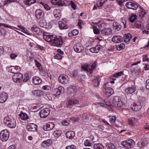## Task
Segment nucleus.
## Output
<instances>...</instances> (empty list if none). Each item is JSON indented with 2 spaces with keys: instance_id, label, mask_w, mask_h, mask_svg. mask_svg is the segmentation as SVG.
Returning a JSON list of instances; mask_svg holds the SVG:
<instances>
[{
  "instance_id": "obj_1",
  "label": "nucleus",
  "mask_w": 149,
  "mask_h": 149,
  "mask_svg": "<svg viewBox=\"0 0 149 149\" xmlns=\"http://www.w3.org/2000/svg\"><path fill=\"white\" fill-rule=\"evenodd\" d=\"M3 122L8 127L10 128H14L16 126L15 119L11 117H5L4 119Z\"/></svg>"
},
{
  "instance_id": "obj_2",
  "label": "nucleus",
  "mask_w": 149,
  "mask_h": 149,
  "mask_svg": "<svg viewBox=\"0 0 149 149\" xmlns=\"http://www.w3.org/2000/svg\"><path fill=\"white\" fill-rule=\"evenodd\" d=\"M9 135V132L8 130H3L0 133V139L3 142L6 141L8 139Z\"/></svg>"
},
{
  "instance_id": "obj_3",
  "label": "nucleus",
  "mask_w": 149,
  "mask_h": 149,
  "mask_svg": "<svg viewBox=\"0 0 149 149\" xmlns=\"http://www.w3.org/2000/svg\"><path fill=\"white\" fill-rule=\"evenodd\" d=\"M96 64L95 62L92 64L91 65H89L87 64H85L81 66V68L82 70L86 71V72H90L91 74L92 71L95 68Z\"/></svg>"
},
{
  "instance_id": "obj_4",
  "label": "nucleus",
  "mask_w": 149,
  "mask_h": 149,
  "mask_svg": "<svg viewBox=\"0 0 149 149\" xmlns=\"http://www.w3.org/2000/svg\"><path fill=\"white\" fill-rule=\"evenodd\" d=\"M134 141L132 139H129L122 142L121 144L124 147L128 149L131 148L134 144Z\"/></svg>"
},
{
  "instance_id": "obj_5",
  "label": "nucleus",
  "mask_w": 149,
  "mask_h": 149,
  "mask_svg": "<svg viewBox=\"0 0 149 149\" xmlns=\"http://www.w3.org/2000/svg\"><path fill=\"white\" fill-rule=\"evenodd\" d=\"M79 101L78 100L75 99H69L67 100L66 103V107L69 108H71L76 104L79 103Z\"/></svg>"
},
{
  "instance_id": "obj_6",
  "label": "nucleus",
  "mask_w": 149,
  "mask_h": 149,
  "mask_svg": "<svg viewBox=\"0 0 149 149\" xmlns=\"http://www.w3.org/2000/svg\"><path fill=\"white\" fill-rule=\"evenodd\" d=\"M112 33V30L109 28H104L101 31V35L103 36H110L111 35Z\"/></svg>"
},
{
  "instance_id": "obj_7",
  "label": "nucleus",
  "mask_w": 149,
  "mask_h": 149,
  "mask_svg": "<svg viewBox=\"0 0 149 149\" xmlns=\"http://www.w3.org/2000/svg\"><path fill=\"white\" fill-rule=\"evenodd\" d=\"M50 112V110L48 108L44 109L40 112V116L41 118H45L48 116Z\"/></svg>"
},
{
  "instance_id": "obj_8",
  "label": "nucleus",
  "mask_w": 149,
  "mask_h": 149,
  "mask_svg": "<svg viewBox=\"0 0 149 149\" xmlns=\"http://www.w3.org/2000/svg\"><path fill=\"white\" fill-rule=\"evenodd\" d=\"M23 74L20 73H17L14 74L12 78L13 81L16 83H19L22 80Z\"/></svg>"
},
{
  "instance_id": "obj_9",
  "label": "nucleus",
  "mask_w": 149,
  "mask_h": 149,
  "mask_svg": "<svg viewBox=\"0 0 149 149\" xmlns=\"http://www.w3.org/2000/svg\"><path fill=\"white\" fill-rule=\"evenodd\" d=\"M69 80L68 76L65 74L60 75L58 78V81L59 82L63 84H67Z\"/></svg>"
},
{
  "instance_id": "obj_10",
  "label": "nucleus",
  "mask_w": 149,
  "mask_h": 149,
  "mask_svg": "<svg viewBox=\"0 0 149 149\" xmlns=\"http://www.w3.org/2000/svg\"><path fill=\"white\" fill-rule=\"evenodd\" d=\"M64 91V89L62 86H59L57 88H54L53 93L55 96H58L61 94L63 93Z\"/></svg>"
},
{
  "instance_id": "obj_11",
  "label": "nucleus",
  "mask_w": 149,
  "mask_h": 149,
  "mask_svg": "<svg viewBox=\"0 0 149 149\" xmlns=\"http://www.w3.org/2000/svg\"><path fill=\"white\" fill-rule=\"evenodd\" d=\"M36 125L33 123L28 124L26 126V129L28 131H36L37 130Z\"/></svg>"
},
{
  "instance_id": "obj_12",
  "label": "nucleus",
  "mask_w": 149,
  "mask_h": 149,
  "mask_svg": "<svg viewBox=\"0 0 149 149\" xmlns=\"http://www.w3.org/2000/svg\"><path fill=\"white\" fill-rule=\"evenodd\" d=\"M74 49L75 52L79 53L84 50V47L81 43H77L74 45Z\"/></svg>"
},
{
  "instance_id": "obj_13",
  "label": "nucleus",
  "mask_w": 149,
  "mask_h": 149,
  "mask_svg": "<svg viewBox=\"0 0 149 149\" xmlns=\"http://www.w3.org/2000/svg\"><path fill=\"white\" fill-rule=\"evenodd\" d=\"M58 24L59 28L61 29H66L68 28V26L66 24L65 20L64 19L59 21Z\"/></svg>"
},
{
  "instance_id": "obj_14",
  "label": "nucleus",
  "mask_w": 149,
  "mask_h": 149,
  "mask_svg": "<svg viewBox=\"0 0 149 149\" xmlns=\"http://www.w3.org/2000/svg\"><path fill=\"white\" fill-rule=\"evenodd\" d=\"M125 6L129 9L136 10L138 8L137 5L135 3L132 2H128L125 4Z\"/></svg>"
},
{
  "instance_id": "obj_15",
  "label": "nucleus",
  "mask_w": 149,
  "mask_h": 149,
  "mask_svg": "<svg viewBox=\"0 0 149 149\" xmlns=\"http://www.w3.org/2000/svg\"><path fill=\"white\" fill-rule=\"evenodd\" d=\"M77 91V88L76 86H71L68 88V94L71 96H73L75 94Z\"/></svg>"
},
{
  "instance_id": "obj_16",
  "label": "nucleus",
  "mask_w": 149,
  "mask_h": 149,
  "mask_svg": "<svg viewBox=\"0 0 149 149\" xmlns=\"http://www.w3.org/2000/svg\"><path fill=\"white\" fill-rule=\"evenodd\" d=\"M105 89V95L108 97L110 96L114 93V91L110 87H104Z\"/></svg>"
},
{
  "instance_id": "obj_17",
  "label": "nucleus",
  "mask_w": 149,
  "mask_h": 149,
  "mask_svg": "<svg viewBox=\"0 0 149 149\" xmlns=\"http://www.w3.org/2000/svg\"><path fill=\"white\" fill-rule=\"evenodd\" d=\"M93 80L92 84L95 87H97L100 84V82L101 80V79L100 76H95Z\"/></svg>"
},
{
  "instance_id": "obj_18",
  "label": "nucleus",
  "mask_w": 149,
  "mask_h": 149,
  "mask_svg": "<svg viewBox=\"0 0 149 149\" xmlns=\"http://www.w3.org/2000/svg\"><path fill=\"white\" fill-rule=\"evenodd\" d=\"M51 3L53 5L62 6L65 4V2L61 0H51Z\"/></svg>"
},
{
  "instance_id": "obj_19",
  "label": "nucleus",
  "mask_w": 149,
  "mask_h": 149,
  "mask_svg": "<svg viewBox=\"0 0 149 149\" xmlns=\"http://www.w3.org/2000/svg\"><path fill=\"white\" fill-rule=\"evenodd\" d=\"M55 126L54 122L49 123L46 124L45 126L44 127V130L46 131H49L52 129Z\"/></svg>"
},
{
  "instance_id": "obj_20",
  "label": "nucleus",
  "mask_w": 149,
  "mask_h": 149,
  "mask_svg": "<svg viewBox=\"0 0 149 149\" xmlns=\"http://www.w3.org/2000/svg\"><path fill=\"white\" fill-rule=\"evenodd\" d=\"M42 82V80L39 77L34 76L32 79V82L35 85H38L40 84Z\"/></svg>"
},
{
  "instance_id": "obj_21",
  "label": "nucleus",
  "mask_w": 149,
  "mask_h": 149,
  "mask_svg": "<svg viewBox=\"0 0 149 149\" xmlns=\"http://www.w3.org/2000/svg\"><path fill=\"white\" fill-rule=\"evenodd\" d=\"M131 108L133 111H137L141 109V106L140 103H134L133 105L131 107Z\"/></svg>"
},
{
  "instance_id": "obj_22",
  "label": "nucleus",
  "mask_w": 149,
  "mask_h": 149,
  "mask_svg": "<svg viewBox=\"0 0 149 149\" xmlns=\"http://www.w3.org/2000/svg\"><path fill=\"white\" fill-rule=\"evenodd\" d=\"M7 94L3 92L0 94V103H3L8 98Z\"/></svg>"
},
{
  "instance_id": "obj_23",
  "label": "nucleus",
  "mask_w": 149,
  "mask_h": 149,
  "mask_svg": "<svg viewBox=\"0 0 149 149\" xmlns=\"http://www.w3.org/2000/svg\"><path fill=\"white\" fill-rule=\"evenodd\" d=\"M53 43L54 44V46L57 47H59L61 45L63 44L62 38L60 37L58 38L56 37Z\"/></svg>"
},
{
  "instance_id": "obj_24",
  "label": "nucleus",
  "mask_w": 149,
  "mask_h": 149,
  "mask_svg": "<svg viewBox=\"0 0 149 149\" xmlns=\"http://www.w3.org/2000/svg\"><path fill=\"white\" fill-rule=\"evenodd\" d=\"M35 15L38 19H40L42 18L43 16L42 10L40 9L36 10L35 11Z\"/></svg>"
},
{
  "instance_id": "obj_25",
  "label": "nucleus",
  "mask_w": 149,
  "mask_h": 149,
  "mask_svg": "<svg viewBox=\"0 0 149 149\" xmlns=\"http://www.w3.org/2000/svg\"><path fill=\"white\" fill-rule=\"evenodd\" d=\"M136 89L135 86L133 85L131 87L127 88L125 90V91L128 94H131L135 91Z\"/></svg>"
},
{
  "instance_id": "obj_26",
  "label": "nucleus",
  "mask_w": 149,
  "mask_h": 149,
  "mask_svg": "<svg viewBox=\"0 0 149 149\" xmlns=\"http://www.w3.org/2000/svg\"><path fill=\"white\" fill-rule=\"evenodd\" d=\"M112 41L115 43H119L122 41V37L120 36H114L112 38Z\"/></svg>"
},
{
  "instance_id": "obj_27",
  "label": "nucleus",
  "mask_w": 149,
  "mask_h": 149,
  "mask_svg": "<svg viewBox=\"0 0 149 149\" xmlns=\"http://www.w3.org/2000/svg\"><path fill=\"white\" fill-rule=\"evenodd\" d=\"M75 132L72 131H70L67 132L66 133V136L67 138L72 139L75 136Z\"/></svg>"
},
{
  "instance_id": "obj_28",
  "label": "nucleus",
  "mask_w": 149,
  "mask_h": 149,
  "mask_svg": "<svg viewBox=\"0 0 149 149\" xmlns=\"http://www.w3.org/2000/svg\"><path fill=\"white\" fill-rule=\"evenodd\" d=\"M113 28L115 31H118L120 30L121 28V25L118 22H114L113 23Z\"/></svg>"
},
{
  "instance_id": "obj_29",
  "label": "nucleus",
  "mask_w": 149,
  "mask_h": 149,
  "mask_svg": "<svg viewBox=\"0 0 149 149\" xmlns=\"http://www.w3.org/2000/svg\"><path fill=\"white\" fill-rule=\"evenodd\" d=\"M132 38V35L129 33L125 34L122 38V41L124 40L125 42L128 41Z\"/></svg>"
},
{
  "instance_id": "obj_30",
  "label": "nucleus",
  "mask_w": 149,
  "mask_h": 149,
  "mask_svg": "<svg viewBox=\"0 0 149 149\" xmlns=\"http://www.w3.org/2000/svg\"><path fill=\"white\" fill-rule=\"evenodd\" d=\"M52 143V140L48 139L44 141L42 143V145L44 148L49 146Z\"/></svg>"
},
{
  "instance_id": "obj_31",
  "label": "nucleus",
  "mask_w": 149,
  "mask_h": 149,
  "mask_svg": "<svg viewBox=\"0 0 149 149\" xmlns=\"http://www.w3.org/2000/svg\"><path fill=\"white\" fill-rule=\"evenodd\" d=\"M20 117L21 119L23 120H26L29 119V116L27 114L22 111H21L20 114H19Z\"/></svg>"
},
{
  "instance_id": "obj_32",
  "label": "nucleus",
  "mask_w": 149,
  "mask_h": 149,
  "mask_svg": "<svg viewBox=\"0 0 149 149\" xmlns=\"http://www.w3.org/2000/svg\"><path fill=\"white\" fill-rule=\"evenodd\" d=\"M136 121L137 120L134 118L131 117L128 119V123L132 126H134Z\"/></svg>"
},
{
  "instance_id": "obj_33",
  "label": "nucleus",
  "mask_w": 149,
  "mask_h": 149,
  "mask_svg": "<svg viewBox=\"0 0 149 149\" xmlns=\"http://www.w3.org/2000/svg\"><path fill=\"white\" fill-rule=\"evenodd\" d=\"M93 143L92 139L90 140V138H88L85 141L84 145L86 146H90Z\"/></svg>"
},
{
  "instance_id": "obj_34",
  "label": "nucleus",
  "mask_w": 149,
  "mask_h": 149,
  "mask_svg": "<svg viewBox=\"0 0 149 149\" xmlns=\"http://www.w3.org/2000/svg\"><path fill=\"white\" fill-rule=\"evenodd\" d=\"M93 148L94 149H104L103 146L100 143L95 144Z\"/></svg>"
},
{
  "instance_id": "obj_35",
  "label": "nucleus",
  "mask_w": 149,
  "mask_h": 149,
  "mask_svg": "<svg viewBox=\"0 0 149 149\" xmlns=\"http://www.w3.org/2000/svg\"><path fill=\"white\" fill-rule=\"evenodd\" d=\"M36 2V0H25L24 1V3L28 6H29L35 3Z\"/></svg>"
},
{
  "instance_id": "obj_36",
  "label": "nucleus",
  "mask_w": 149,
  "mask_h": 149,
  "mask_svg": "<svg viewBox=\"0 0 149 149\" xmlns=\"http://www.w3.org/2000/svg\"><path fill=\"white\" fill-rule=\"evenodd\" d=\"M137 19V16L135 14H132L129 18L130 21L132 22H134Z\"/></svg>"
},
{
  "instance_id": "obj_37",
  "label": "nucleus",
  "mask_w": 149,
  "mask_h": 149,
  "mask_svg": "<svg viewBox=\"0 0 149 149\" xmlns=\"http://www.w3.org/2000/svg\"><path fill=\"white\" fill-rule=\"evenodd\" d=\"M79 32L77 29H74L70 32L68 33V35L70 37H71L73 36H76L78 33Z\"/></svg>"
},
{
  "instance_id": "obj_38",
  "label": "nucleus",
  "mask_w": 149,
  "mask_h": 149,
  "mask_svg": "<svg viewBox=\"0 0 149 149\" xmlns=\"http://www.w3.org/2000/svg\"><path fill=\"white\" fill-rule=\"evenodd\" d=\"M107 1V0H99V1L97 2L96 5L97 7H101L104 3Z\"/></svg>"
},
{
  "instance_id": "obj_39",
  "label": "nucleus",
  "mask_w": 149,
  "mask_h": 149,
  "mask_svg": "<svg viewBox=\"0 0 149 149\" xmlns=\"http://www.w3.org/2000/svg\"><path fill=\"white\" fill-rule=\"evenodd\" d=\"M125 47V45L123 43H121L120 45H116L117 50L119 51L123 49Z\"/></svg>"
},
{
  "instance_id": "obj_40",
  "label": "nucleus",
  "mask_w": 149,
  "mask_h": 149,
  "mask_svg": "<svg viewBox=\"0 0 149 149\" xmlns=\"http://www.w3.org/2000/svg\"><path fill=\"white\" fill-rule=\"evenodd\" d=\"M51 35L47 33V34H44L43 38L47 42H50Z\"/></svg>"
},
{
  "instance_id": "obj_41",
  "label": "nucleus",
  "mask_w": 149,
  "mask_h": 149,
  "mask_svg": "<svg viewBox=\"0 0 149 149\" xmlns=\"http://www.w3.org/2000/svg\"><path fill=\"white\" fill-rule=\"evenodd\" d=\"M34 61L36 67L38 68V70L39 71L42 70V68L41 64L40 63L39 61L35 60H34Z\"/></svg>"
},
{
  "instance_id": "obj_42",
  "label": "nucleus",
  "mask_w": 149,
  "mask_h": 149,
  "mask_svg": "<svg viewBox=\"0 0 149 149\" xmlns=\"http://www.w3.org/2000/svg\"><path fill=\"white\" fill-rule=\"evenodd\" d=\"M123 72L121 71L117 73H115L113 75V77L114 78H118L119 77L122 76V75H123Z\"/></svg>"
},
{
  "instance_id": "obj_43",
  "label": "nucleus",
  "mask_w": 149,
  "mask_h": 149,
  "mask_svg": "<svg viewBox=\"0 0 149 149\" xmlns=\"http://www.w3.org/2000/svg\"><path fill=\"white\" fill-rule=\"evenodd\" d=\"M62 133V132L61 130H56L54 131V134L55 137H59L61 135Z\"/></svg>"
},
{
  "instance_id": "obj_44",
  "label": "nucleus",
  "mask_w": 149,
  "mask_h": 149,
  "mask_svg": "<svg viewBox=\"0 0 149 149\" xmlns=\"http://www.w3.org/2000/svg\"><path fill=\"white\" fill-rule=\"evenodd\" d=\"M93 29L95 34H100V29L98 28L97 26H93Z\"/></svg>"
},
{
  "instance_id": "obj_45",
  "label": "nucleus",
  "mask_w": 149,
  "mask_h": 149,
  "mask_svg": "<svg viewBox=\"0 0 149 149\" xmlns=\"http://www.w3.org/2000/svg\"><path fill=\"white\" fill-rule=\"evenodd\" d=\"M108 149H115V146L114 145L111 143H107L106 146Z\"/></svg>"
},
{
  "instance_id": "obj_46",
  "label": "nucleus",
  "mask_w": 149,
  "mask_h": 149,
  "mask_svg": "<svg viewBox=\"0 0 149 149\" xmlns=\"http://www.w3.org/2000/svg\"><path fill=\"white\" fill-rule=\"evenodd\" d=\"M113 107H122L123 105V104L121 101H120L116 103V104H114V105H112Z\"/></svg>"
},
{
  "instance_id": "obj_47",
  "label": "nucleus",
  "mask_w": 149,
  "mask_h": 149,
  "mask_svg": "<svg viewBox=\"0 0 149 149\" xmlns=\"http://www.w3.org/2000/svg\"><path fill=\"white\" fill-rule=\"evenodd\" d=\"M40 4L44 7V8L47 10H49L51 9V8L47 4L42 2H40Z\"/></svg>"
},
{
  "instance_id": "obj_48",
  "label": "nucleus",
  "mask_w": 149,
  "mask_h": 149,
  "mask_svg": "<svg viewBox=\"0 0 149 149\" xmlns=\"http://www.w3.org/2000/svg\"><path fill=\"white\" fill-rule=\"evenodd\" d=\"M120 100L119 98V97L118 96H115L113 100L112 105L116 104V103L118 102Z\"/></svg>"
},
{
  "instance_id": "obj_49",
  "label": "nucleus",
  "mask_w": 149,
  "mask_h": 149,
  "mask_svg": "<svg viewBox=\"0 0 149 149\" xmlns=\"http://www.w3.org/2000/svg\"><path fill=\"white\" fill-rule=\"evenodd\" d=\"M139 16L142 18L144 16V15L146 14V13L145 10L143 9H141V10L139 12Z\"/></svg>"
},
{
  "instance_id": "obj_50",
  "label": "nucleus",
  "mask_w": 149,
  "mask_h": 149,
  "mask_svg": "<svg viewBox=\"0 0 149 149\" xmlns=\"http://www.w3.org/2000/svg\"><path fill=\"white\" fill-rule=\"evenodd\" d=\"M141 141L142 143L144 145H145L148 143L149 141V139L148 138L143 137L141 139Z\"/></svg>"
},
{
  "instance_id": "obj_51",
  "label": "nucleus",
  "mask_w": 149,
  "mask_h": 149,
  "mask_svg": "<svg viewBox=\"0 0 149 149\" xmlns=\"http://www.w3.org/2000/svg\"><path fill=\"white\" fill-rule=\"evenodd\" d=\"M8 71L10 72L14 73L15 70L14 66H10L8 68Z\"/></svg>"
},
{
  "instance_id": "obj_52",
  "label": "nucleus",
  "mask_w": 149,
  "mask_h": 149,
  "mask_svg": "<svg viewBox=\"0 0 149 149\" xmlns=\"http://www.w3.org/2000/svg\"><path fill=\"white\" fill-rule=\"evenodd\" d=\"M70 121L68 120H64L62 121V123L63 125L67 126L70 123Z\"/></svg>"
},
{
  "instance_id": "obj_53",
  "label": "nucleus",
  "mask_w": 149,
  "mask_h": 149,
  "mask_svg": "<svg viewBox=\"0 0 149 149\" xmlns=\"http://www.w3.org/2000/svg\"><path fill=\"white\" fill-rule=\"evenodd\" d=\"M106 25L104 23H102V24H99V25L97 26L99 29L100 30V31L102 30H103L105 28V27Z\"/></svg>"
},
{
  "instance_id": "obj_54",
  "label": "nucleus",
  "mask_w": 149,
  "mask_h": 149,
  "mask_svg": "<svg viewBox=\"0 0 149 149\" xmlns=\"http://www.w3.org/2000/svg\"><path fill=\"white\" fill-rule=\"evenodd\" d=\"M29 76L28 74H25L24 75V78L23 80L24 82H26L29 79Z\"/></svg>"
},
{
  "instance_id": "obj_55",
  "label": "nucleus",
  "mask_w": 149,
  "mask_h": 149,
  "mask_svg": "<svg viewBox=\"0 0 149 149\" xmlns=\"http://www.w3.org/2000/svg\"><path fill=\"white\" fill-rule=\"evenodd\" d=\"M134 26L136 28L140 29L142 27V25L139 22H136L134 25Z\"/></svg>"
},
{
  "instance_id": "obj_56",
  "label": "nucleus",
  "mask_w": 149,
  "mask_h": 149,
  "mask_svg": "<svg viewBox=\"0 0 149 149\" xmlns=\"http://www.w3.org/2000/svg\"><path fill=\"white\" fill-rule=\"evenodd\" d=\"M42 88L43 90L47 91H49L51 89L50 86L48 85L43 86H42Z\"/></svg>"
},
{
  "instance_id": "obj_57",
  "label": "nucleus",
  "mask_w": 149,
  "mask_h": 149,
  "mask_svg": "<svg viewBox=\"0 0 149 149\" xmlns=\"http://www.w3.org/2000/svg\"><path fill=\"white\" fill-rule=\"evenodd\" d=\"M38 35H40L42 33V31L41 29L40 28H38V29L35 32Z\"/></svg>"
},
{
  "instance_id": "obj_58",
  "label": "nucleus",
  "mask_w": 149,
  "mask_h": 149,
  "mask_svg": "<svg viewBox=\"0 0 149 149\" xmlns=\"http://www.w3.org/2000/svg\"><path fill=\"white\" fill-rule=\"evenodd\" d=\"M95 106H97L98 107H104L105 104L102 103L97 102L93 104Z\"/></svg>"
},
{
  "instance_id": "obj_59",
  "label": "nucleus",
  "mask_w": 149,
  "mask_h": 149,
  "mask_svg": "<svg viewBox=\"0 0 149 149\" xmlns=\"http://www.w3.org/2000/svg\"><path fill=\"white\" fill-rule=\"evenodd\" d=\"M60 10L59 9H55L53 11L54 15H55L58 14L60 13Z\"/></svg>"
},
{
  "instance_id": "obj_60",
  "label": "nucleus",
  "mask_w": 149,
  "mask_h": 149,
  "mask_svg": "<svg viewBox=\"0 0 149 149\" xmlns=\"http://www.w3.org/2000/svg\"><path fill=\"white\" fill-rule=\"evenodd\" d=\"M95 49V53H97L99 52L100 49V47L99 45H96L95 47H94Z\"/></svg>"
},
{
  "instance_id": "obj_61",
  "label": "nucleus",
  "mask_w": 149,
  "mask_h": 149,
  "mask_svg": "<svg viewBox=\"0 0 149 149\" xmlns=\"http://www.w3.org/2000/svg\"><path fill=\"white\" fill-rule=\"evenodd\" d=\"M72 74L73 77H76L78 75V72L76 70H74L72 72Z\"/></svg>"
},
{
  "instance_id": "obj_62",
  "label": "nucleus",
  "mask_w": 149,
  "mask_h": 149,
  "mask_svg": "<svg viewBox=\"0 0 149 149\" xmlns=\"http://www.w3.org/2000/svg\"><path fill=\"white\" fill-rule=\"evenodd\" d=\"M55 58L57 59H61L62 58V56L59 54H57L55 56Z\"/></svg>"
},
{
  "instance_id": "obj_63",
  "label": "nucleus",
  "mask_w": 149,
  "mask_h": 149,
  "mask_svg": "<svg viewBox=\"0 0 149 149\" xmlns=\"http://www.w3.org/2000/svg\"><path fill=\"white\" fill-rule=\"evenodd\" d=\"M148 58L147 56L146 55H144L142 56V60L143 61H148Z\"/></svg>"
},
{
  "instance_id": "obj_64",
  "label": "nucleus",
  "mask_w": 149,
  "mask_h": 149,
  "mask_svg": "<svg viewBox=\"0 0 149 149\" xmlns=\"http://www.w3.org/2000/svg\"><path fill=\"white\" fill-rule=\"evenodd\" d=\"M70 3L72 8L73 9V10H75L76 9V6L74 2L72 1H70Z\"/></svg>"
}]
</instances>
